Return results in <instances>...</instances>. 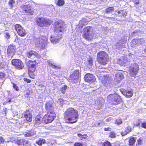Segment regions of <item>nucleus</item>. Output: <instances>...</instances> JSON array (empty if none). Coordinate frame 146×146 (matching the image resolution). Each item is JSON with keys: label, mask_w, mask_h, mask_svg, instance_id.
Returning a JSON list of instances; mask_svg holds the SVG:
<instances>
[{"label": "nucleus", "mask_w": 146, "mask_h": 146, "mask_svg": "<svg viewBox=\"0 0 146 146\" xmlns=\"http://www.w3.org/2000/svg\"><path fill=\"white\" fill-rule=\"evenodd\" d=\"M103 146H111V144L109 142L107 141L103 143Z\"/></svg>", "instance_id": "45"}, {"label": "nucleus", "mask_w": 146, "mask_h": 146, "mask_svg": "<svg viewBox=\"0 0 146 146\" xmlns=\"http://www.w3.org/2000/svg\"><path fill=\"white\" fill-rule=\"evenodd\" d=\"M98 62L101 65H105L108 60V54L104 51H100L97 54Z\"/></svg>", "instance_id": "3"}, {"label": "nucleus", "mask_w": 146, "mask_h": 146, "mask_svg": "<svg viewBox=\"0 0 146 146\" xmlns=\"http://www.w3.org/2000/svg\"><path fill=\"white\" fill-rule=\"evenodd\" d=\"M32 111L29 110H27L24 113V116H27V115H32Z\"/></svg>", "instance_id": "40"}, {"label": "nucleus", "mask_w": 146, "mask_h": 146, "mask_svg": "<svg viewBox=\"0 0 146 146\" xmlns=\"http://www.w3.org/2000/svg\"><path fill=\"white\" fill-rule=\"evenodd\" d=\"M26 55L28 58L32 59H34L36 57L38 58L40 57V56L37 53L33 50L27 52Z\"/></svg>", "instance_id": "17"}, {"label": "nucleus", "mask_w": 146, "mask_h": 146, "mask_svg": "<svg viewBox=\"0 0 146 146\" xmlns=\"http://www.w3.org/2000/svg\"><path fill=\"white\" fill-rule=\"evenodd\" d=\"M47 38L46 37L40 36L35 39V45L40 49H44L47 46Z\"/></svg>", "instance_id": "2"}, {"label": "nucleus", "mask_w": 146, "mask_h": 146, "mask_svg": "<svg viewBox=\"0 0 146 146\" xmlns=\"http://www.w3.org/2000/svg\"><path fill=\"white\" fill-rule=\"evenodd\" d=\"M74 146H82V144L80 142H76L74 144Z\"/></svg>", "instance_id": "49"}, {"label": "nucleus", "mask_w": 146, "mask_h": 146, "mask_svg": "<svg viewBox=\"0 0 146 146\" xmlns=\"http://www.w3.org/2000/svg\"><path fill=\"white\" fill-rule=\"evenodd\" d=\"M11 63L16 68L19 69H22L24 66L23 62L19 59H13L12 60Z\"/></svg>", "instance_id": "13"}, {"label": "nucleus", "mask_w": 146, "mask_h": 146, "mask_svg": "<svg viewBox=\"0 0 146 146\" xmlns=\"http://www.w3.org/2000/svg\"><path fill=\"white\" fill-rule=\"evenodd\" d=\"M56 116L54 111H48L47 113L42 118V121L46 123H50L54 120Z\"/></svg>", "instance_id": "6"}, {"label": "nucleus", "mask_w": 146, "mask_h": 146, "mask_svg": "<svg viewBox=\"0 0 146 146\" xmlns=\"http://www.w3.org/2000/svg\"><path fill=\"white\" fill-rule=\"evenodd\" d=\"M111 119V117H109L106 119V121H109Z\"/></svg>", "instance_id": "60"}, {"label": "nucleus", "mask_w": 146, "mask_h": 146, "mask_svg": "<svg viewBox=\"0 0 146 146\" xmlns=\"http://www.w3.org/2000/svg\"><path fill=\"white\" fill-rule=\"evenodd\" d=\"M115 123L117 125H119L122 123L121 120L120 119H118L116 120Z\"/></svg>", "instance_id": "46"}, {"label": "nucleus", "mask_w": 146, "mask_h": 146, "mask_svg": "<svg viewBox=\"0 0 146 146\" xmlns=\"http://www.w3.org/2000/svg\"><path fill=\"white\" fill-rule=\"evenodd\" d=\"M41 118H39V116H37L35 118L34 124L36 127H37L41 123Z\"/></svg>", "instance_id": "24"}, {"label": "nucleus", "mask_w": 146, "mask_h": 146, "mask_svg": "<svg viewBox=\"0 0 146 146\" xmlns=\"http://www.w3.org/2000/svg\"><path fill=\"white\" fill-rule=\"evenodd\" d=\"M54 24L55 25L54 30L56 33H59L64 31L66 24L64 21L60 20L56 21Z\"/></svg>", "instance_id": "7"}, {"label": "nucleus", "mask_w": 146, "mask_h": 146, "mask_svg": "<svg viewBox=\"0 0 146 146\" xmlns=\"http://www.w3.org/2000/svg\"><path fill=\"white\" fill-rule=\"evenodd\" d=\"M100 125V123H96L95 124V126L96 127H99Z\"/></svg>", "instance_id": "59"}, {"label": "nucleus", "mask_w": 146, "mask_h": 146, "mask_svg": "<svg viewBox=\"0 0 146 146\" xmlns=\"http://www.w3.org/2000/svg\"><path fill=\"white\" fill-rule=\"evenodd\" d=\"M109 137L111 138H114L116 137L115 133L113 131L111 132L109 134Z\"/></svg>", "instance_id": "42"}, {"label": "nucleus", "mask_w": 146, "mask_h": 146, "mask_svg": "<svg viewBox=\"0 0 146 146\" xmlns=\"http://www.w3.org/2000/svg\"><path fill=\"white\" fill-rule=\"evenodd\" d=\"M15 3V1L14 0H10L9 3V5L10 7L11 8L13 7Z\"/></svg>", "instance_id": "34"}, {"label": "nucleus", "mask_w": 146, "mask_h": 146, "mask_svg": "<svg viewBox=\"0 0 146 146\" xmlns=\"http://www.w3.org/2000/svg\"><path fill=\"white\" fill-rule=\"evenodd\" d=\"M133 56V55L130 53H129L126 56V58L127 61H130L132 59V56Z\"/></svg>", "instance_id": "33"}, {"label": "nucleus", "mask_w": 146, "mask_h": 146, "mask_svg": "<svg viewBox=\"0 0 146 146\" xmlns=\"http://www.w3.org/2000/svg\"><path fill=\"white\" fill-rule=\"evenodd\" d=\"M77 135L81 139L86 138V135L85 134L82 135L80 133H78Z\"/></svg>", "instance_id": "41"}, {"label": "nucleus", "mask_w": 146, "mask_h": 146, "mask_svg": "<svg viewBox=\"0 0 146 146\" xmlns=\"http://www.w3.org/2000/svg\"><path fill=\"white\" fill-rule=\"evenodd\" d=\"M29 71L34 72L35 70V66L37 65V62L35 61L29 60L27 62Z\"/></svg>", "instance_id": "15"}, {"label": "nucleus", "mask_w": 146, "mask_h": 146, "mask_svg": "<svg viewBox=\"0 0 146 146\" xmlns=\"http://www.w3.org/2000/svg\"><path fill=\"white\" fill-rule=\"evenodd\" d=\"M86 19H83L80 21L79 24H81V25H84L86 23Z\"/></svg>", "instance_id": "44"}, {"label": "nucleus", "mask_w": 146, "mask_h": 146, "mask_svg": "<svg viewBox=\"0 0 146 146\" xmlns=\"http://www.w3.org/2000/svg\"><path fill=\"white\" fill-rule=\"evenodd\" d=\"M5 62H1L0 63V70L5 67Z\"/></svg>", "instance_id": "47"}, {"label": "nucleus", "mask_w": 146, "mask_h": 146, "mask_svg": "<svg viewBox=\"0 0 146 146\" xmlns=\"http://www.w3.org/2000/svg\"><path fill=\"white\" fill-rule=\"evenodd\" d=\"M83 37L86 40H90L94 36L92 28L91 27H86L84 30Z\"/></svg>", "instance_id": "8"}, {"label": "nucleus", "mask_w": 146, "mask_h": 146, "mask_svg": "<svg viewBox=\"0 0 146 146\" xmlns=\"http://www.w3.org/2000/svg\"><path fill=\"white\" fill-rule=\"evenodd\" d=\"M5 76V74L3 72H0V78H4Z\"/></svg>", "instance_id": "51"}, {"label": "nucleus", "mask_w": 146, "mask_h": 146, "mask_svg": "<svg viewBox=\"0 0 146 146\" xmlns=\"http://www.w3.org/2000/svg\"><path fill=\"white\" fill-rule=\"evenodd\" d=\"M35 39H36V38L37 37H37V36H36H36H35Z\"/></svg>", "instance_id": "64"}, {"label": "nucleus", "mask_w": 146, "mask_h": 146, "mask_svg": "<svg viewBox=\"0 0 146 146\" xmlns=\"http://www.w3.org/2000/svg\"><path fill=\"white\" fill-rule=\"evenodd\" d=\"M139 3V1H137L135 3V4H136V5L138 4Z\"/></svg>", "instance_id": "62"}, {"label": "nucleus", "mask_w": 146, "mask_h": 146, "mask_svg": "<svg viewBox=\"0 0 146 146\" xmlns=\"http://www.w3.org/2000/svg\"><path fill=\"white\" fill-rule=\"evenodd\" d=\"M67 87L65 85L61 88L60 91L62 93L64 94L67 89Z\"/></svg>", "instance_id": "38"}, {"label": "nucleus", "mask_w": 146, "mask_h": 146, "mask_svg": "<svg viewBox=\"0 0 146 146\" xmlns=\"http://www.w3.org/2000/svg\"><path fill=\"white\" fill-rule=\"evenodd\" d=\"M46 143V141L45 139H40L37 141H36V143L40 146H41L43 144Z\"/></svg>", "instance_id": "31"}, {"label": "nucleus", "mask_w": 146, "mask_h": 146, "mask_svg": "<svg viewBox=\"0 0 146 146\" xmlns=\"http://www.w3.org/2000/svg\"><path fill=\"white\" fill-rule=\"evenodd\" d=\"M135 126H138L140 125V123H137L135 125Z\"/></svg>", "instance_id": "61"}, {"label": "nucleus", "mask_w": 146, "mask_h": 146, "mask_svg": "<svg viewBox=\"0 0 146 146\" xmlns=\"http://www.w3.org/2000/svg\"><path fill=\"white\" fill-rule=\"evenodd\" d=\"M36 21L38 25L43 27H47L52 23V21L50 19L41 17L37 18Z\"/></svg>", "instance_id": "5"}, {"label": "nucleus", "mask_w": 146, "mask_h": 146, "mask_svg": "<svg viewBox=\"0 0 146 146\" xmlns=\"http://www.w3.org/2000/svg\"><path fill=\"white\" fill-rule=\"evenodd\" d=\"M142 143V140L141 139H139L137 140V143L136 145H137V144H138V145H140Z\"/></svg>", "instance_id": "57"}, {"label": "nucleus", "mask_w": 146, "mask_h": 146, "mask_svg": "<svg viewBox=\"0 0 146 146\" xmlns=\"http://www.w3.org/2000/svg\"><path fill=\"white\" fill-rule=\"evenodd\" d=\"M138 64L134 63L131 64L130 66L129 72L130 75L132 76H134L137 73L139 70Z\"/></svg>", "instance_id": "10"}, {"label": "nucleus", "mask_w": 146, "mask_h": 146, "mask_svg": "<svg viewBox=\"0 0 146 146\" xmlns=\"http://www.w3.org/2000/svg\"><path fill=\"white\" fill-rule=\"evenodd\" d=\"M107 100L112 105H116L120 103L121 99V97L117 94H111L107 97Z\"/></svg>", "instance_id": "4"}, {"label": "nucleus", "mask_w": 146, "mask_h": 146, "mask_svg": "<svg viewBox=\"0 0 146 146\" xmlns=\"http://www.w3.org/2000/svg\"><path fill=\"white\" fill-rule=\"evenodd\" d=\"M23 145L24 146H31V143L29 141H27L26 140H24Z\"/></svg>", "instance_id": "36"}, {"label": "nucleus", "mask_w": 146, "mask_h": 146, "mask_svg": "<svg viewBox=\"0 0 146 146\" xmlns=\"http://www.w3.org/2000/svg\"><path fill=\"white\" fill-rule=\"evenodd\" d=\"M85 81L90 83H92L96 80L95 77L92 74L90 73L86 74L84 77Z\"/></svg>", "instance_id": "16"}, {"label": "nucleus", "mask_w": 146, "mask_h": 146, "mask_svg": "<svg viewBox=\"0 0 146 146\" xmlns=\"http://www.w3.org/2000/svg\"><path fill=\"white\" fill-rule=\"evenodd\" d=\"M15 29L18 34L21 36H25L27 34L25 30L19 24H16L15 25Z\"/></svg>", "instance_id": "11"}, {"label": "nucleus", "mask_w": 146, "mask_h": 146, "mask_svg": "<svg viewBox=\"0 0 146 146\" xmlns=\"http://www.w3.org/2000/svg\"><path fill=\"white\" fill-rule=\"evenodd\" d=\"M34 72H33L32 71H29V76L32 78H34L35 77V75L34 74Z\"/></svg>", "instance_id": "39"}, {"label": "nucleus", "mask_w": 146, "mask_h": 146, "mask_svg": "<svg viewBox=\"0 0 146 146\" xmlns=\"http://www.w3.org/2000/svg\"><path fill=\"white\" fill-rule=\"evenodd\" d=\"M123 42L121 40H119V42L116 44V48L119 50L121 47H123L124 45L123 43Z\"/></svg>", "instance_id": "30"}, {"label": "nucleus", "mask_w": 146, "mask_h": 146, "mask_svg": "<svg viewBox=\"0 0 146 146\" xmlns=\"http://www.w3.org/2000/svg\"><path fill=\"white\" fill-rule=\"evenodd\" d=\"M26 119L28 121L31 122L32 121V115H29L27 116H24Z\"/></svg>", "instance_id": "37"}, {"label": "nucleus", "mask_w": 146, "mask_h": 146, "mask_svg": "<svg viewBox=\"0 0 146 146\" xmlns=\"http://www.w3.org/2000/svg\"><path fill=\"white\" fill-rule=\"evenodd\" d=\"M111 128L110 127L107 128H105L104 129V130L105 131H110L111 130Z\"/></svg>", "instance_id": "58"}, {"label": "nucleus", "mask_w": 146, "mask_h": 146, "mask_svg": "<svg viewBox=\"0 0 146 146\" xmlns=\"http://www.w3.org/2000/svg\"><path fill=\"white\" fill-rule=\"evenodd\" d=\"M111 77H110L109 75H106L104 76L102 81L104 84L105 83L109 84L111 82Z\"/></svg>", "instance_id": "23"}, {"label": "nucleus", "mask_w": 146, "mask_h": 146, "mask_svg": "<svg viewBox=\"0 0 146 146\" xmlns=\"http://www.w3.org/2000/svg\"><path fill=\"white\" fill-rule=\"evenodd\" d=\"M24 81L26 82L27 83H29L31 82V81L30 80H28L27 78H24Z\"/></svg>", "instance_id": "56"}, {"label": "nucleus", "mask_w": 146, "mask_h": 146, "mask_svg": "<svg viewBox=\"0 0 146 146\" xmlns=\"http://www.w3.org/2000/svg\"><path fill=\"white\" fill-rule=\"evenodd\" d=\"M13 88L16 90L18 91V87L16 85V84H13Z\"/></svg>", "instance_id": "52"}, {"label": "nucleus", "mask_w": 146, "mask_h": 146, "mask_svg": "<svg viewBox=\"0 0 146 146\" xmlns=\"http://www.w3.org/2000/svg\"><path fill=\"white\" fill-rule=\"evenodd\" d=\"M136 140V137H132L129 138V145L130 146H132L134 144Z\"/></svg>", "instance_id": "25"}, {"label": "nucleus", "mask_w": 146, "mask_h": 146, "mask_svg": "<svg viewBox=\"0 0 146 146\" xmlns=\"http://www.w3.org/2000/svg\"><path fill=\"white\" fill-rule=\"evenodd\" d=\"M141 127L144 128L146 129V123L144 122L142 123Z\"/></svg>", "instance_id": "54"}, {"label": "nucleus", "mask_w": 146, "mask_h": 146, "mask_svg": "<svg viewBox=\"0 0 146 146\" xmlns=\"http://www.w3.org/2000/svg\"><path fill=\"white\" fill-rule=\"evenodd\" d=\"M131 128L129 127H127L125 131L122 132L121 133V135L123 136L125 135L128 134L131 131Z\"/></svg>", "instance_id": "29"}, {"label": "nucleus", "mask_w": 146, "mask_h": 146, "mask_svg": "<svg viewBox=\"0 0 146 146\" xmlns=\"http://www.w3.org/2000/svg\"><path fill=\"white\" fill-rule=\"evenodd\" d=\"M45 108L48 111H54L53 110V108L52 106V103L51 102H47L45 105Z\"/></svg>", "instance_id": "21"}, {"label": "nucleus", "mask_w": 146, "mask_h": 146, "mask_svg": "<svg viewBox=\"0 0 146 146\" xmlns=\"http://www.w3.org/2000/svg\"><path fill=\"white\" fill-rule=\"evenodd\" d=\"M93 61L92 59H90L88 61V66H90L92 65Z\"/></svg>", "instance_id": "43"}, {"label": "nucleus", "mask_w": 146, "mask_h": 146, "mask_svg": "<svg viewBox=\"0 0 146 146\" xmlns=\"http://www.w3.org/2000/svg\"><path fill=\"white\" fill-rule=\"evenodd\" d=\"M114 10V8L113 7H110L106 10V12L107 13H111V11Z\"/></svg>", "instance_id": "35"}, {"label": "nucleus", "mask_w": 146, "mask_h": 146, "mask_svg": "<svg viewBox=\"0 0 146 146\" xmlns=\"http://www.w3.org/2000/svg\"><path fill=\"white\" fill-rule=\"evenodd\" d=\"M145 41L143 38L138 39H133L132 41V43L135 45H139L143 44Z\"/></svg>", "instance_id": "22"}, {"label": "nucleus", "mask_w": 146, "mask_h": 146, "mask_svg": "<svg viewBox=\"0 0 146 146\" xmlns=\"http://www.w3.org/2000/svg\"><path fill=\"white\" fill-rule=\"evenodd\" d=\"M114 80L117 83L119 82L123 78V76L120 71H117L115 72Z\"/></svg>", "instance_id": "18"}, {"label": "nucleus", "mask_w": 146, "mask_h": 146, "mask_svg": "<svg viewBox=\"0 0 146 146\" xmlns=\"http://www.w3.org/2000/svg\"><path fill=\"white\" fill-rule=\"evenodd\" d=\"M16 51V47L13 44L9 45L7 50V54L8 55L9 57L12 58L15 54Z\"/></svg>", "instance_id": "12"}, {"label": "nucleus", "mask_w": 146, "mask_h": 146, "mask_svg": "<svg viewBox=\"0 0 146 146\" xmlns=\"http://www.w3.org/2000/svg\"><path fill=\"white\" fill-rule=\"evenodd\" d=\"M58 103L59 102H61V104H62L64 102V100L62 99H60L58 100Z\"/></svg>", "instance_id": "55"}, {"label": "nucleus", "mask_w": 146, "mask_h": 146, "mask_svg": "<svg viewBox=\"0 0 146 146\" xmlns=\"http://www.w3.org/2000/svg\"><path fill=\"white\" fill-rule=\"evenodd\" d=\"M117 13L118 14H121V15H119V17H121L122 15L123 17H125L127 15V13L126 11H123L122 10H121L119 11H118Z\"/></svg>", "instance_id": "32"}, {"label": "nucleus", "mask_w": 146, "mask_h": 146, "mask_svg": "<svg viewBox=\"0 0 146 146\" xmlns=\"http://www.w3.org/2000/svg\"><path fill=\"white\" fill-rule=\"evenodd\" d=\"M5 37L7 39H9L10 38V35L9 33L7 32H5Z\"/></svg>", "instance_id": "50"}, {"label": "nucleus", "mask_w": 146, "mask_h": 146, "mask_svg": "<svg viewBox=\"0 0 146 146\" xmlns=\"http://www.w3.org/2000/svg\"><path fill=\"white\" fill-rule=\"evenodd\" d=\"M55 3L56 5L59 6H63L65 3L64 0H55Z\"/></svg>", "instance_id": "28"}, {"label": "nucleus", "mask_w": 146, "mask_h": 146, "mask_svg": "<svg viewBox=\"0 0 146 146\" xmlns=\"http://www.w3.org/2000/svg\"><path fill=\"white\" fill-rule=\"evenodd\" d=\"M11 100H9V101L8 102H11Z\"/></svg>", "instance_id": "63"}, {"label": "nucleus", "mask_w": 146, "mask_h": 146, "mask_svg": "<svg viewBox=\"0 0 146 146\" xmlns=\"http://www.w3.org/2000/svg\"><path fill=\"white\" fill-rule=\"evenodd\" d=\"M79 116L78 111L72 108L67 109L65 113L64 117L67 122L71 123L76 122Z\"/></svg>", "instance_id": "1"}, {"label": "nucleus", "mask_w": 146, "mask_h": 146, "mask_svg": "<svg viewBox=\"0 0 146 146\" xmlns=\"http://www.w3.org/2000/svg\"><path fill=\"white\" fill-rule=\"evenodd\" d=\"M23 11L26 13H29L30 14L33 15L34 13L33 9L29 5H22L21 7Z\"/></svg>", "instance_id": "14"}, {"label": "nucleus", "mask_w": 146, "mask_h": 146, "mask_svg": "<svg viewBox=\"0 0 146 146\" xmlns=\"http://www.w3.org/2000/svg\"><path fill=\"white\" fill-rule=\"evenodd\" d=\"M62 37L61 35H57L56 36L50 37V41L52 43L56 44L59 40V39Z\"/></svg>", "instance_id": "20"}, {"label": "nucleus", "mask_w": 146, "mask_h": 146, "mask_svg": "<svg viewBox=\"0 0 146 146\" xmlns=\"http://www.w3.org/2000/svg\"><path fill=\"white\" fill-rule=\"evenodd\" d=\"M49 64L54 69H58L61 68V66L60 65H57L54 63L49 62Z\"/></svg>", "instance_id": "27"}, {"label": "nucleus", "mask_w": 146, "mask_h": 146, "mask_svg": "<svg viewBox=\"0 0 146 146\" xmlns=\"http://www.w3.org/2000/svg\"><path fill=\"white\" fill-rule=\"evenodd\" d=\"M24 139H20L18 140L17 143L19 145H21L22 144H23V141Z\"/></svg>", "instance_id": "48"}, {"label": "nucleus", "mask_w": 146, "mask_h": 146, "mask_svg": "<svg viewBox=\"0 0 146 146\" xmlns=\"http://www.w3.org/2000/svg\"><path fill=\"white\" fill-rule=\"evenodd\" d=\"M121 92L122 94L128 98H131L133 95V92L131 90H122Z\"/></svg>", "instance_id": "19"}, {"label": "nucleus", "mask_w": 146, "mask_h": 146, "mask_svg": "<svg viewBox=\"0 0 146 146\" xmlns=\"http://www.w3.org/2000/svg\"><path fill=\"white\" fill-rule=\"evenodd\" d=\"M36 134V131L32 129L29 131L28 132L25 133V134L26 137L31 136Z\"/></svg>", "instance_id": "26"}, {"label": "nucleus", "mask_w": 146, "mask_h": 146, "mask_svg": "<svg viewBox=\"0 0 146 146\" xmlns=\"http://www.w3.org/2000/svg\"><path fill=\"white\" fill-rule=\"evenodd\" d=\"M80 75L79 71L78 70H75L69 76V79L70 81L74 83H75L79 82Z\"/></svg>", "instance_id": "9"}, {"label": "nucleus", "mask_w": 146, "mask_h": 146, "mask_svg": "<svg viewBox=\"0 0 146 146\" xmlns=\"http://www.w3.org/2000/svg\"><path fill=\"white\" fill-rule=\"evenodd\" d=\"M4 141V140L3 138L2 137H0V144L3 143Z\"/></svg>", "instance_id": "53"}]
</instances>
